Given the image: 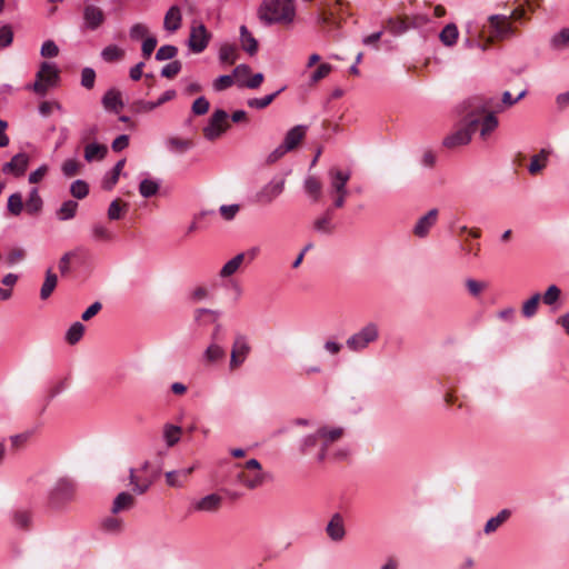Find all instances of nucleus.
I'll use <instances>...</instances> for the list:
<instances>
[{"label": "nucleus", "mask_w": 569, "mask_h": 569, "mask_svg": "<svg viewBox=\"0 0 569 569\" xmlns=\"http://www.w3.org/2000/svg\"><path fill=\"white\" fill-rule=\"evenodd\" d=\"M258 253L259 248L253 247L247 250L246 252H240L236 254L232 259L224 263V266L221 268L219 272V276L221 278L231 277L241 268L242 264H250L256 259Z\"/></svg>", "instance_id": "6e6552de"}, {"label": "nucleus", "mask_w": 569, "mask_h": 569, "mask_svg": "<svg viewBox=\"0 0 569 569\" xmlns=\"http://www.w3.org/2000/svg\"><path fill=\"white\" fill-rule=\"evenodd\" d=\"M458 34L459 32L457 26L453 23H449L441 30L439 37L445 46L451 47L457 42Z\"/></svg>", "instance_id": "4c0bfd02"}, {"label": "nucleus", "mask_w": 569, "mask_h": 569, "mask_svg": "<svg viewBox=\"0 0 569 569\" xmlns=\"http://www.w3.org/2000/svg\"><path fill=\"white\" fill-rule=\"evenodd\" d=\"M70 192L74 198L83 199L89 193V186L83 180H76L71 183Z\"/></svg>", "instance_id": "8fccbe9b"}, {"label": "nucleus", "mask_w": 569, "mask_h": 569, "mask_svg": "<svg viewBox=\"0 0 569 569\" xmlns=\"http://www.w3.org/2000/svg\"><path fill=\"white\" fill-rule=\"evenodd\" d=\"M193 471V468H186L166 473L167 485L170 487H181Z\"/></svg>", "instance_id": "bb28decb"}, {"label": "nucleus", "mask_w": 569, "mask_h": 569, "mask_svg": "<svg viewBox=\"0 0 569 569\" xmlns=\"http://www.w3.org/2000/svg\"><path fill=\"white\" fill-rule=\"evenodd\" d=\"M328 536L335 540L340 541L345 537L343 519L340 513H335L327 526Z\"/></svg>", "instance_id": "5701e85b"}, {"label": "nucleus", "mask_w": 569, "mask_h": 569, "mask_svg": "<svg viewBox=\"0 0 569 569\" xmlns=\"http://www.w3.org/2000/svg\"><path fill=\"white\" fill-rule=\"evenodd\" d=\"M284 190V179L271 180L264 184L256 194L259 203L269 204L277 199Z\"/></svg>", "instance_id": "9b49d317"}, {"label": "nucleus", "mask_w": 569, "mask_h": 569, "mask_svg": "<svg viewBox=\"0 0 569 569\" xmlns=\"http://www.w3.org/2000/svg\"><path fill=\"white\" fill-rule=\"evenodd\" d=\"M229 127L228 113L224 110L218 109L211 114L208 124L203 128V136L207 140L213 141L226 132Z\"/></svg>", "instance_id": "0eeeda50"}, {"label": "nucleus", "mask_w": 569, "mask_h": 569, "mask_svg": "<svg viewBox=\"0 0 569 569\" xmlns=\"http://www.w3.org/2000/svg\"><path fill=\"white\" fill-rule=\"evenodd\" d=\"M283 89L284 88H281L278 91H276L271 94H268L263 98L250 99V100H248V106L250 108L263 109V108L268 107Z\"/></svg>", "instance_id": "09e8293b"}, {"label": "nucleus", "mask_w": 569, "mask_h": 569, "mask_svg": "<svg viewBox=\"0 0 569 569\" xmlns=\"http://www.w3.org/2000/svg\"><path fill=\"white\" fill-rule=\"evenodd\" d=\"M251 351L248 338L242 333H237L230 353V370L238 369L247 359Z\"/></svg>", "instance_id": "1a4fd4ad"}, {"label": "nucleus", "mask_w": 569, "mask_h": 569, "mask_svg": "<svg viewBox=\"0 0 569 569\" xmlns=\"http://www.w3.org/2000/svg\"><path fill=\"white\" fill-rule=\"evenodd\" d=\"M306 132L307 127L298 124L287 132L282 143L289 151H291L296 149L298 144L303 140V138L306 137Z\"/></svg>", "instance_id": "412c9836"}, {"label": "nucleus", "mask_w": 569, "mask_h": 569, "mask_svg": "<svg viewBox=\"0 0 569 569\" xmlns=\"http://www.w3.org/2000/svg\"><path fill=\"white\" fill-rule=\"evenodd\" d=\"M134 507V500H113L110 507L111 516L104 518L101 527L104 531L117 533L122 530V520L118 517L119 513L127 512Z\"/></svg>", "instance_id": "39448f33"}, {"label": "nucleus", "mask_w": 569, "mask_h": 569, "mask_svg": "<svg viewBox=\"0 0 569 569\" xmlns=\"http://www.w3.org/2000/svg\"><path fill=\"white\" fill-rule=\"evenodd\" d=\"M182 22L181 10L178 6H171L164 14L163 28L169 32H176L180 29Z\"/></svg>", "instance_id": "aec40b11"}, {"label": "nucleus", "mask_w": 569, "mask_h": 569, "mask_svg": "<svg viewBox=\"0 0 569 569\" xmlns=\"http://www.w3.org/2000/svg\"><path fill=\"white\" fill-rule=\"evenodd\" d=\"M181 62L174 60L161 69V76L168 79L174 78L181 70Z\"/></svg>", "instance_id": "052dcab7"}, {"label": "nucleus", "mask_w": 569, "mask_h": 569, "mask_svg": "<svg viewBox=\"0 0 569 569\" xmlns=\"http://www.w3.org/2000/svg\"><path fill=\"white\" fill-rule=\"evenodd\" d=\"M59 54V48L52 40L42 43L41 56L46 58H54Z\"/></svg>", "instance_id": "338daca9"}, {"label": "nucleus", "mask_w": 569, "mask_h": 569, "mask_svg": "<svg viewBox=\"0 0 569 569\" xmlns=\"http://www.w3.org/2000/svg\"><path fill=\"white\" fill-rule=\"evenodd\" d=\"M511 516V510L502 509L496 517L490 518L483 528L486 535L496 532Z\"/></svg>", "instance_id": "393cba45"}, {"label": "nucleus", "mask_w": 569, "mask_h": 569, "mask_svg": "<svg viewBox=\"0 0 569 569\" xmlns=\"http://www.w3.org/2000/svg\"><path fill=\"white\" fill-rule=\"evenodd\" d=\"M267 476L262 472H248L241 471L239 473V480L248 488H257L261 486Z\"/></svg>", "instance_id": "473e14b6"}, {"label": "nucleus", "mask_w": 569, "mask_h": 569, "mask_svg": "<svg viewBox=\"0 0 569 569\" xmlns=\"http://www.w3.org/2000/svg\"><path fill=\"white\" fill-rule=\"evenodd\" d=\"M58 79V69L50 62H42L36 76L33 91L38 94H46L48 89L57 83Z\"/></svg>", "instance_id": "423d86ee"}, {"label": "nucleus", "mask_w": 569, "mask_h": 569, "mask_svg": "<svg viewBox=\"0 0 569 569\" xmlns=\"http://www.w3.org/2000/svg\"><path fill=\"white\" fill-rule=\"evenodd\" d=\"M96 72L92 68H83L81 71V86L88 90L94 87Z\"/></svg>", "instance_id": "bf43d9fd"}, {"label": "nucleus", "mask_w": 569, "mask_h": 569, "mask_svg": "<svg viewBox=\"0 0 569 569\" xmlns=\"http://www.w3.org/2000/svg\"><path fill=\"white\" fill-rule=\"evenodd\" d=\"M108 152V148L104 144L100 143H89L84 148V159L88 162H92L96 160H102Z\"/></svg>", "instance_id": "c85d7f7f"}, {"label": "nucleus", "mask_w": 569, "mask_h": 569, "mask_svg": "<svg viewBox=\"0 0 569 569\" xmlns=\"http://www.w3.org/2000/svg\"><path fill=\"white\" fill-rule=\"evenodd\" d=\"M210 103L204 97H199L192 103V112L197 116L206 114L209 110Z\"/></svg>", "instance_id": "0e129e2a"}, {"label": "nucleus", "mask_w": 569, "mask_h": 569, "mask_svg": "<svg viewBox=\"0 0 569 569\" xmlns=\"http://www.w3.org/2000/svg\"><path fill=\"white\" fill-rule=\"evenodd\" d=\"M551 46L556 49L569 47V28L561 29L551 39Z\"/></svg>", "instance_id": "603ef678"}, {"label": "nucleus", "mask_w": 569, "mask_h": 569, "mask_svg": "<svg viewBox=\"0 0 569 569\" xmlns=\"http://www.w3.org/2000/svg\"><path fill=\"white\" fill-rule=\"evenodd\" d=\"M166 144L171 152L184 153L193 147V142L190 139H183L179 137H170L167 139Z\"/></svg>", "instance_id": "c756f323"}, {"label": "nucleus", "mask_w": 569, "mask_h": 569, "mask_svg": "<svg viewBox=\"0 0 569 569\" xmlns=\"http://www.w3.org/2000/svg\"><path fill=\"white\" fill-rule=\"evenodd\" d=\"M489 22L496 38L506 39L512 36L513 29L508 22L507 17L498 14L491 16Z\"/></svg>", "instance_id": "dca6fc26"}, {"label": "nucleus", "mask_w": 569, "mask_h": 569, "mask_svg": "<svg viewBox=\"0 0 569 569\" xmlns=\"http://www.w3.org/2000/svg\"><path fill=\"white\" fill-rule=\"evenodd\" d=\"M52 493L54 496H73L77 493V483L69 477H62L57 480Z\"/></svg>", "instance_id": "b1692460"}, {"label": "nucleus", "mask_w": 569, "mask_h": 569, "mask_svg": "<svg viewBox=\"0 0 569 569\" xmlns=\"http://www.w3.org/2000/svg\"><path fill=\"white\" fill-rule=\"evenodd\" d=\"M438 219V210L431 209L425 216H422L413 228V233L423 238L428 234L429 230L435 226Z\"/></svg>", "instance_id": "f3484780"}, {"label": "nucleus", "mask_w": 569, "mask_h": 569, "mask_svg": "<svg viewBox=\"0 0 569 569\" xmlns=\"http://www.w3.org/2000/svg\"><path fill=\"white\" fill-rule=\"evenodd\" d=\"M81 168V163L76 159H67L63 161L61 166L62 173L68 177H74L79 173Z\"/></svg>", "instance_id": "864d4df0"}, {"label": "nucleus", "mask_w": 569, "mask_h": 569, "mask_svg": "<svg viewBox=\"0 0 569 569\" xmlns=\"http://www.w3.org/2000/svg\"><path fill=\"white\" fill-rule=\"evenodd\" d=\"M101 57L106 62H114L124 57V51L116 44H110L101 51Z\"/></svg>", "instance_id": "37998d69"}, {"label": "nucleus", "mask_w": 569, "mask_h": 569, "mask_svg": "<svg viewBox=\"0 0 569 569\" xmlns=\"http://www.w3.org/2000/svg\"><path fill=\"white\" fill-rule=\"evenodd\" d=\"M177 53H178L177 47L171 46V44H166L158 49V51L156 52V59L158 61L170 60V59H173L177 56Z\"/></svg>", "instance_id": "4d7b16f0"}, {"label": "nucleus", "mask_w": 569, "mask_h": 569, "mask_svg": "<svg viewBox=\"0 0 569 569\" xmlns=\"http://www.w3.org/2000/svg\"><path fill=\"white\" fill-rule=\"evenodd\" d=\"M149 33V29L143 23H134L129 31V36L132 40H140Z\"/></svg>", "instance_id": "69168bd1"}, {"label": "nucleus", "mask_w": 569, "mask_h": 569, "mask_svg": "<svg viewBox=\"0 0 569 569\" xmlns=\"http://www.w3.org/2000/svg\"><path fill=\"white\" fill-rule=\"evenodd\" d=\"M487 108L488 104L483 97H471L465 100L458 109L461 120L456 130L443 139V146L455 149L468 144L479 128L480 118Z\"/></svg>", "instance_id": "f257e3e1"}, {"label": "nucleus", "mask_w": 569, "mask_h": 569, "mask_svg": "<svg viewBox=\"0 0 569 569\" xmlns=\"http://www.w3.org/2000/svg\"><path fill=\"white\" fill-rule=\"evenodd\" d=\"M343 433H345V430L341 427H336V428L322 427V428L318 429V436L321 441V450L318 455L319 461H323L326 459L327 450H328L329 446L331 443L338 441L339 439H341Z\"/></svg>", "instance_id": "9d476101"}, {"label": "nucleus", "mask_w": 569, "mask_h": 569, "mask_svg": "<svg viewBox=\"0 0 569 569\" xmlns=\"http://www.w3.org/2000/svg\"><path fill=\"white\" fill-rule=\"evenodd\" d=\"M102 104L107 111L118 113L124 106L121 92L114 88L109 89L102 97Z\"/></svg>", "instance_id": "6ab92c4d"}, {"label": "nucleus", "mask_w": 569, "mask_h": 569, "mask_svg": "<svg viewBox=\"0 0 569 569\" xmlns=\"http://www.w3.org/2000/svg\"><path fill=\"white\" fill-rule=\"evenodd\" d=\"M83 19L88 29L96 30L104 22V13L99 7L87 4L83 9Z\"/></svg>", "instance_id": "2eb2a0df"}, {"label": "nucleus", "mask_w": 569, "mask_h": 569, "mask_svg": "<svg viewBox=\"0 0 569 569\" xmlns=\"http://www.w3.org/2000/svg\"><path fill=\"white\" fill-rule=\"evenodd\" d=\"M128 204L121 202L120 199L113 200L108 208V218L110 220H119L122 218L123 212L127 211Z\"/></svg>", "instance_id": "a18cd8bd"}, {"label": "nucleus", "mask_w": 569, "mask_h": 569, "mask_svg": "<svg viewBox=\"0 0 569 569\" xmlns=\"http://www.w3.org/2000/svg\"><path fill=\"white\" fill-rule=\"evenodd\" d=\"M379 336V326L376 322H368L346 340V347L352 352H362L375 343Z\"/></svg>", "instance_id": "20e7f679"}, {"label": "nucleus", "mask_w": 569, "mask_h": 569, "mask_svg": "<svg viewBox=\"0 0 569 569\" xmlns=\"http://www.w3.org/2000/svg\"><path fill=\"white\" fill-rule=\"evenodd\" d=\"M159 476L160 468L153 466L150 461H144L139 468H131L127 483L129 492H120L116 498H132L131 495H144Z\"/></svg>", "instance_id": "f03ea898"}, {"label": "nucleus", "mask_w": 569, "mask_h": 569, "mask_svg": "<svg viewBox=\"0 0 569 569\" xmlns=\"http://www.w3.org/2000/svg\"><path fill=\"white\" fill-rule=\"evenodd\" d=\"M57 283H58V277L56 273H53L52 269L49 268L46 271V279H44V282L40 290V298L42 300L48 299L51 296V293L53 292V290L56 289Z\"/></svg>", "instance_id": "72a5a7b5"}, {"label": "nucleus", "mask_w": 569, "mask_h": 569, "mask_svg": "<svg viewBox=\"0 0 569 569\" xmlns=\"http://www.w3.org/2000/svg\"><path fill=\"white\" fill-rule=\"evenodd\" d=\"M488 108L483 112L482 117L480 118V137L481 139L486 140L498 127V119L493 114V112H490L489 109L491 108L490 101L485 99Z\"/></svg>", "instance_id": "a211bd4d"}, {"label": "nucleus", "mask_w": 569, "mask_h": 569, "mask_svg": "<svg viewBox=\"0 0 569 569\" xmlns=\"http://www.w3.org/2000/svg\"><path fill=\"white\" fill-rule=\"evenodd\" d=\"M210 34L206 27L200 23L191 28L189 48L196 53L202 52L209 43Z\"/></svg>", "instance_id": "ddd939ff"}, {"label": "nucleus", "mask_w": 569, "mask_h": 569, "mask_svg": "<svg viewBox=\"0 0 569 569\" xmlns=\"http://www.w3.org/2000/svg\"><path fill=\"white\" fill-rule=\"evenodd\" d=\"M84 326L77 321L74 322L67 331L66 333V340L69 345H76L79 342L84 333Z\"/></svg>", "instance_id": "c03bdc74"}, {"label": "nucleus", "mask_w": 569, "mask_h": 569, "mask_svg": "<svg viewBox=\"0 0 569 569\" xmlns=\"http://www.w3.org/2000/svg\"><path fill=\"white\" fill-rule=\"evenodd\" d=\"M295 14L292 0H264L258 9L259 19L267 26L291 23Z\"/></svg>", "instance_id": "7ed1b4c3"}, {"label": "nucleus", "mask_w": 569, "mask_h": 569, "mask_svg": "<svg viewBox=\"0 0 569 569\" xmlns=\"http://www.w3.org/2000/svg\"><path fill=\"white\" fill-rule=\"evenodd\" d=\"M303 189L312 202L320 201L322 197V182L316 176H308L303 181Z\"/></svg>", "instance_id": "4be33fe9"}, {"label": "nucleus", "mask_w": 569, "mask_h": 569, "mask_svg": "<svg viewBox=\"0 0 569 569\" xmlns=\"http://www.w3.org/2000/svg\"><path fill=\"white\" fill-rule=\"evenodd\" d=\"M332 71V66L329 63H320L318 68L310 74V84H315L325 79Z\"/></svg>", "instance_id": "3c124183"}, {"label": "nucleus", "mask_w": 569, "mask_h": 569, "mask_svg": "<svg viewBox=\"0 0 569 569\" xmlns=\"http://www.w3.org/2000/svg\"><path fill=\"white\" fill-rule=\"evenodd\" d=\"M540 299L541 295L537 292L523 302L521 313L525 318H532L537 313Z\"/></svg>", "instance_id": "ea45409f"}, {"label": "nucleus", "mask_w": 569, "mask_h": 569, "mask_svg": "<svg viewBox=\"0 0 569 569\" xmlns=\"http://www.w3.org/2000/svg\"><path fill=\"white\" fill-rule=\"evenodd\" d=\"M332 211L328 209L321 217L315 220L313 229L318 232L329 234L333 231V224L331 223Z\"/></svg>", "instance_id": "f704fd0d"}, {"label": "nucleus", "mask_w": 569, "mask_h": 569, "mask_svg": "<svg viewBox=\"0 0 569 569\" xmlns=\"http://www.w3.org/2000/svg\"><path fill=\"white\" fill-rule=\"evenodd\" d=\"M226 356L224 349L219 346L217 342H211L206 351L203 352V359L209 362H216L218 360L223 359Z\"/></svg>", "instance_id": "e433bc0d"}, {"label": "nucleus", "mask_w": 569, "mask_h": 569, "mask_svg": "<svg viewBox=\"0 0 569 569\" xmlns=\"http://www.w3.org/2000/svg\"><path fill=\"white\" fill-rule=\"evenodd\" d=\"M561 296V290L558 286L551 284L547 288L546 292L542 296V301L547 306H552L556 303Z\"/></svg>", "instance_id": "5fc2aeb1"}, {"label": "nucleus", "mask_w": 569, "mask_h": 569, "mask_svg": "<svg viewBox=\"0 0 569 569\" xmlns=\"http://www.w3.org/2000/svg\"><path fill=\"white\" fill-rule=\"evenodd\" d=\"M91 237L94 241L109 242L114 239V234L102 223H94L91 227Z\"/></svg>", "instance_id": "c9c22d12"}, {"label": "nucleus", "mask_w": 569, "mask_h": 569, "mask_svg": "<svg viewBox=\"0 0 569 569\" xmlns=\"http://www.w3.org/2000/svg\"><path fill=\"white\" fill-rule=\"evenodd\" d=\"M232 84H233V77L223 74V76L218 77L213 81V89L216 91H222V90L230 88Z\"/></svg>", "instance_id": "774afa93"}, {"label": "nucleus", "mask_w": 569, "mask_h": 569, "mask_svg": "<svg viewBox=\"0 0 569 569\" xmlns=\"http://www.w3.org/2000/svg\"><path fill=\"white\" fill-rule=\"evenodd\" d=\"M220 508H221V500H193V502L189 507V510L214 513V512H218L220 510Z\"/></svg>", "instance_id": "cd10ccee"}, {"label": "nucleus", "mask_w": 569, "mask_h": 569, "mask_svg": "<svg viewBox=\"0 0 569 569\" xmlns=\"http://www.w3.org/2000/svg\"><path fill=\"white\" fill-rule=\"evenodd\" d=\"M78 256L77 250L66 252L59 261V270L61 274H67L70 271V262Z\"/></svg>", "instance_id": "680f3d73"}, {"label": "nucleus", "mask_w": 569, "mask_h": 569, "mask_svg": "<svg viewBox=\"0 0 569 569\" xmlns=\"http://www.w3.org/2000/svg\"><path fill=\"white\" fill-rule=\"evenodd\" d=\"M14 525L22 529H29L31 523V513L28 510H17L13 515Z\"/></svg>", "instance_id": "6e6d98bb"}, {"label": "nucleus", "mask_w": 569, "mask_h": 569, "mask_svg": "<svg viewBox=\"0 0 569 569\" xmlns=\"http://www.w3.org/2000/svg\"><path fill=\"white\" fill-rule=\"evenodd\" d=\"M219 59L223 63L233 64L238 59V50L234 44L224 43L219 50Z\"/></svg>", "instance_id": "58836bf2"}, {"label": "nucleus", "mask_w": 569, "mask_h": 569, "mask_svg": "<svg viewBox=\"0 0 569 569\" xmlns=\"http://www.w3.org/2000/svg\"><path fill=\"white\" fill-rule=\"evenodd\" d=\"M23 208L22 197L20 193H13L8 199V210L14 214L18 216L21 213Z\"/></svg>", "instance_id": "13d9d810"}, {"label": "nucleus", "mask_w": 569, "mask_h": 569, "mask_svg": "<svg viewBox=\"0 0 569 569\" xmlns=\"http://www.w3.org/2000/svg\"><path fill=\"white\" fill-rule=\"evenodd\" d=\"M13 31L9 24H4L0 28V47L7 48L12 43Z\"/></svg>", "instance_id": "e2e57ef3"}, {"label": "nucleus", "mask_w": 569, "mask_h": 569, "mask_svg": "<svg viewBox=\"0 0 569 569\" xmlns=\"http://www.w3.org/2000/svg\"><path fill=\"white\" fill-rule=\"evenodd\" d=\"M126 160H119L113 169L108 172L102 180V188L106 190H111L118 182L119 176L124 167Z\"/></svg>", "instance_id": "7c9ffc66"}, {"label": "nucleus", "mask_w": 569, "mask_h": 569, "mask_svg": "<svg viewBox=\"0 0 569 569\" xmlns=\"http://www.w3.org/2000/svg\"><path fill=\"white\" fill-rule=\"evenodd\" d=\"M28 163V154L21 152L16 154L9 162L4 163L2 167V171L4 173H11L16 177H20L26 172Z\"/></svg>", "instance_id": "4468645a"}, {"label": "nucleus", "mask_w": 569, "mask_h": 569, "mask_svg": "<svg viewBox=\"0 0 569 569\" xmlns=\"http://www.w3.org/2000/svg\"><path fill=\"white\" fill-rule=\"evenodd\" d=\"M330 180V194L348 193L347 184L351 178L350 171H342L336 167L330 168L328 171Z\"/></svg>", "instance_id": "f8f14e48"}, {"label": "nucleus", "mask_w": 569, "mask_h": 569, "mask_svg": "<svg viewBox=\"0 0 569 569\" xmlns=\"http://www.w3.org/2000/svg\"><path fill=\"white\" fill-rule=\"evenodd\" d=\"M549 154H550L549 150L541 149L538 154H535L531 158L530 164L528 167V171L531 174L539 173L547 166Z\"/></svg>", "instance_id": "2f4dec72"}, {"label": "nucleus", "mask_w": 569, "mask_h": 569, "mask_svg": "<svg viewBox=\"0 0 569 569\" xmlns=\"http://www.w3.org/2000/svg\"><path fill=\"white\" fill-rule=\"evenodd\" d=\"M42 207V199L40 198L38 190L32 189L26 203V210L31 213H38Z\"/></svg>", "instance_id": "49530a36"}, {"label": "nucleus", "mask_w": 569, "mask_h": 569, "mask_svg": "<svg viewBox=\"0 0 569 569\" xmlns=\"http://www.w3.org/2000/svg\"><path fill=\"white\" fill-rule=\"evenodd\" d=\"M240 41L242 49L250 56H254L258 51V41L250 33L246 26L240 27Z\"/></svg>", "instance_id": "a878e982"}, {"label": "nucleus", "mask_w": 569, "mask_h": 569, "mask_svg": "<svg viewBox=\"0 0 569 569\" xmlns=\"http://www.w3.org/2000/svg\"><path fill=\"white\" fill-rule=\"evenodd\" d=\"M78 203L73 200L64 201L57 211V217L61 221L70 220L76 216Z\"/></svg>", "instance_id": "a19ab883"}, {"label": "nucleus", "mask_w": 569, "mask_h": 569, "mask_svg": "<svg viewBox=\"0 0 569 569\" xmlns=\"http://www.w3.org/2000/svg\"><path fill=\"white\" fill-rule=\"evenodd\" d=\"M159 191V183L154 180L144 179L139 184V192L143 198H150Z\"/></svg>", "instance_id": "de8ad7c7"}, {"label": "nucleus", "mask_w": 569, "mask_h": 569, "mask_svg": "<svg viewBox=\"0 0 569 569\" xmlns=\"http://www.w3.org/2000/svg\"><path fill=\"white\" fill-rule=\"evenodd\" d=\"M181 428L173 425H166L163 428V438L168 447H172L179 442Z\"/></svg>", "instance_id": "79ce46f5"}]
</instances>
